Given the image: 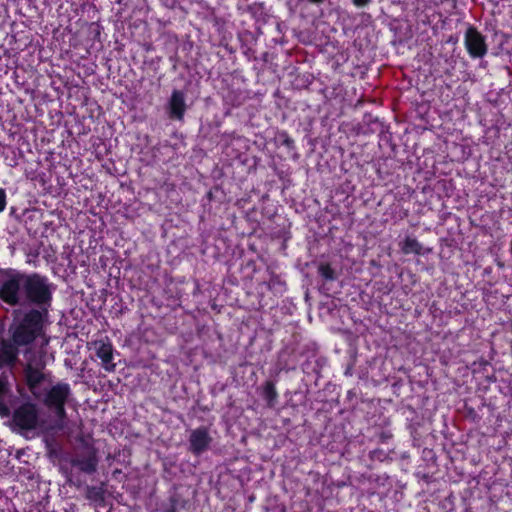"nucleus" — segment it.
<instances>
[{
  "mask_svg": "<svg viewBox=\"0 0 512 512\" xmlns=\"http://www.w3.org/2000/svg\"><path fill=\"white\" fill-rule=\"evenodd\" d=\"M42 330V315L31 310L22 317L17 316L10 327L13 341L18 347L32 343Z\"/></svg>",
  "mask_w": 512,
  "mask_h": 512,
  "instance_id": "1",
  "label": "nucleus"
},
{
  "mask_svg": "<svg viewBox=\"0 0 512 512\" xmlns=\"http://www.w3.org/2000/svg\"><path fill=\"white\" fill-rule=\"evenodd\" d=\"M72 392L68 383L59 382L48 388L44 395V404L54 412L55 421L52 426L57 431L66 427L65 404L71 397Z\"/></svg>",
  "mask_w": 512,
  "mask_h": 512,
  "instance_id": "2",
  "label": "nucleus"
},
{
  "mask_svg": "<svg viewBox=\"0 0 512 512\" xmlns=\"http://www.w3.org/2000/svg\"><path fill=\"white\" fill-rule=\"evenodd\" d=\"M24 294L26 298L36 304H47L51 300V291L47 280L37 274L25 275Z\"/></svg>",
  "mask_w": 512,
  "mask_h": 512,
  "instance_id": "3",
  "label": "nucleus"
},
{
  "mask_svg": "<svg viewBox=\"0 0 512 512\" xmlns=\"http://www.w3.org/2000/svg\"><path fill=\"white\" fill-rule=\"evenodd\" d=\"M24 274L11 273L2 281L0 287V298L10 304L16 305L20 301L22 292L24 293Z\"/></svg>",
  "mask_w": 512,
  "mask_h": 512,
  "instance_id": "4",
  "label": "nucleus"
},
{
  "mask_svg": "<svg viewBox=\"0 0 512 512\" xmlns=\"http://www.w3.org/2000/svg\"><path fill=\"white\" fill-rule=\"evenodd\" d=\"M16 426L22 430H33L39 423V412L35 404L25 403L18 407L13 415Z\"/></svg>",
  "mask_w": 512,
  "mask_h": 512,
  "instance_id": "5",
  "label": "nucleus"
},
{
  "mask_svg": "<svg viewBox=\"0 0 512 512\" xmlns=\"http://www.w3.org/2000/svg\"><path fill=\"white\" fill-rule=\"evenodd\" d=\"M464 44L470 57L482 58L487 54L485 37L473 26H469L465 32Z\"/></svg>",
  "mask_w": 512,
  "mask_h": 512,
  "instance_id": "6",
  "label": "nucleus"
},
{
  "mask_svg": "<svg viewBox=\"0 0 512 512\" xmlns=\"http://www.w3.org/2000/svg\"><path fill=\"white\" fill-rule=\"evenodd\" d=\"M189 451L196 456L206 452L213 441V438L206 427H198L191 430L189 434Z\"/></svg>",
  "mask_w": 512,
  "mask_h": 512,
  "instance_id": "7",
  "label": "nucleus"
},
{
  "mask_svg": "<svg viewBox=\"0 0 512 512\" xmlns=\"http://www.w3.org/2000/svg\"><path fill=\"white\" fill-rule=\"evenodd\" d=\"M71 464L79 468L85 474H93L97 470L98 457L94 448L88 447L76 452L71 459Z\"/></svg>",
  "mask_w": 512,
  "mask_h": 512,
  "instance_id": "8",
  "label": "nucleus"
},
{
  "mask_svg": "<svg viewBox=\"0 0 512 512\" xmlns=\"http://www.w3.org/2000/svg\"><path fill=\"white\" fill-rule=\"evenodd\" d=\"M18 346L11 340L0 342V369L13 368L18 360Z\"/></svg>",
  "mask_w": 512,
  "mask_h": 512,
  "instance_id": "9",
  "label": "nucleus"
},
{
  "mask_svg": "<svg viewBox=\"0 0 512 512\" xmlns=\"http://www.w3.org/2000/svg\"><path fill=\"white\" fill-rule=\"evenodd\" d=\"M169 116L182 121L186 112L185 94L181 90H174L168 102Z\"/></svg>",
  "mask_w": 512,
  "mask_h": 512,
  "instance_id": "10",
  "label": "nucleus"
},
{
  "mask_svg": "<svg viewBox=\"0 0 512 512\" xmlns=\"http://www.w3.org/2000/svg\"><path fill=\"white\" fill-rule=\"evenodd\" d=\"M95 353L101 360L103 368L112 372L115 370V363H113V347L109 342L98 341L95 342Z\"/></svg>",
  "mask_w": 512,
  "mask_h": 512,
  "instance_id": "11",
  "label": "nucleus"
},
{
  "mask_svg": "<svg viewBox=\"0 0 512 512\" xmlns=\"http://www.w3.org/2000/svg\"><path fill=\"white\" fill-rule=\"evenodd\" d=\"M400 246L404 254L413 253L416 255H424L426 253L422 244L416 238L413 237H406L400 244Z\"/></svg>",
  "mask_w": 512,
  "mask_h": 512,
  "instance_id": "12",
  "label": "nucleus"
},
{
  "mask_svg": "<svg viewBox=\"0 0 512 512\" xmlns=\"http://www.w3.org/2000/svg\"><path fill=\"white\" fill-rule=\"evenodd\" d=\"M26 378L29 387L35 389L44 379V374L41 370L34 368L31 363L26 368Z\"/></svg>",
  "mask_w": 512,
  "mask_h": 512,
  "instance_id": "13",
  "label": "nucleus"
},
{
  "mask_svg": "<svg viewBox=\"0 0 512 512\" xmlns=\"http://www.w3.org/2000/svg\"><path fill=\"white\" fill-rule=\"evenodd\" d=\"M263 397L269 407L274 406L278 397V393L276 391L275 385L272 382H266L264 385Z\"/></svg>",
  "mask_w": 512,
  "mask_h": 512,
  "instance_id": "14",
  "label": "nucleus"
},
{
  "mask_svg": "<svg viewBox=\"0 0 512 512\" xmlns=\"http://www.w3.org/2000/svg\"><path fill=\"white\" fill-rule=\"evenodd\" d=\"M319 273L326 280H333L335 278L333 269L327 264L320 265Z\"/></svg>",
  "mask_w": 512,
  "mask_h": 512,
  "instance_id": "15",
  "label": "nucleus"
},
{
  "mask_svg": "<svg viewBox=\"0 0 512 512\" xmlns=\"http://www.w3.org/2000/svg\"><path fill=\"white\" fill-rule=\"evenodd\" d=\"M7 205V196L6 191L3 188H0V213H2Z\"/></svg>",
  "mask_w": 512,
  "mask_h": 512,
  "instance_id": "16",
  "label": "nucleus"
},
{
  "mask_svg": "<svg viewBox=\"0 0 512 512\" xmlns=\"http://www.w3.org/2000/svg\"><path fill=\"white\" fill-rule=\"evenodd\" d=\"M352 2L356 7L362 8L367 6L371 2V0H352Z\"/></svg>",
  "mask_w": 512,
  "mask_h": 512,
  "instance_id": "17",
  "label": "nucleus"
},
{
  "mask_svg": "<svg viewBox=\"0 0 512 512\" xmlns=\"http://www.w3.org/2000/svg\"><path fill=\"white\" fill-rule=\"evenodd\" d=\"M98 494H100V491L96 488H90L89 489V497H96Z\"/></svg>",
  "mask_w": 512,
  "mask_h": 512,
  "instance_id": "18",
  "label": "nucleus"
},
{
  "mask_svg": "<svg viewBox=\"0 0 512 512\" xmlns=\"http://www.w3.org/2000/svg\"><path fill=\"white\" fill-rule=\"evenodd\" d=\"M3 393H4V383L0 379V398L2 397Z\"/></svg>",
  "mask_w": 512,
  "mask_h": 512,
  "instance_id": "19",
  "label": "nucleus"
},
{
  "mask_svg": "<svg viewBox=\"0 0 512 512\" xmlns=\"http://www.w3.org/2000/svg\"><path fill=\"white\" fill-rule=\"evenodd\" d=\"M309 1L312 2V3L318 4V3H321L323 0H309Z\"/></svg>",
  "mask_w": 512,
  "mask_h": 512,
  "instance_id": "20",
  "label": "nucleus"
},
{
  "mask_svg": "<svg viewBox=\"0 0 512 512\" xmlns=\"http://www.w3.org/2000/svg\"><path fill=\"white\" fill-rule=\"evenodd\" d=\"M167 512H176V510L174 508H171V509L167 510Z\"/></svg>",
  "mask_w": 512,
  "mask_h": 512,
  "instance_id": "21",
  "label": "nucleus"
}]
</instances>
